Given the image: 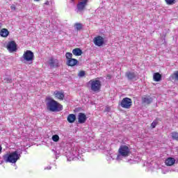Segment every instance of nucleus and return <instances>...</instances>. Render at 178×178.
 I'll list each match as a JSON object with an SVG mask.
<instances>
[{"mask_svg":"<svg viewBox=\"0 0 178 178\" xmlns=\"http://www.w3.org/2000/svg\"><path fill=\"white\" fill-rule=\"evenodd\" d=\"M130 155H131V149L127 145H122L118 149V153L115 155V157L111 156V158H112L113 160L115 159L117 162H121V161H124V159L130 156Z\"/></svg>","mask_w":178,"mask_h":178,"instance_id":"nucleus-1","label":"nucleus"},{"mask_svg":"<svg viewBox=\"0 0 178 178\" xmlns=\"http://www.w3.org/2000/svg\"><path fill=\"white\" fill-rule=\"evenodd\" d=\"M22 157V151H14L10 154H6L3 156L6 163H16Z\"/></svg>","mask_w":178,"mask_h":178,"instance_id":"nucleus-2","label":"nucleus"},{"mask_svg":"<svg viewBox=\"0 0 178 178\" xmlns=\"http://www.w3.org/2000/svg\"><path fill=\"white\" fill-rule=\"evenodd\" d=\"M46 106L50 112H60L63 109V106L51 97L47 98Z\"/></svg>","mask_w":178,"mask_h":178,"instance_id":"nucleus-3","label":"nucleus"},{"mask_svg":"<svg viewBox=\"0 0 178 178\" xmlns=\"http://www.w3.org/2000/svg\"><path fill=\"white\" fill-rule=\"evenodd\" d=\"M34 60V53L30 50L24 51L22 56V62L27 63L28 65H33Z\"/></svg>","mask_w":178,"mask_h":178,"instance_id":"nucleus-4","label":"nucleus"},{"mask_svg":"<svg viewBox=\"0 0 178 178\" xmlns=\"http://www.w3.org/2000/svg\"><path fill=\"white\" fill-rule=\"evenodd\" d=\"M67 161L69 162L72 161H81V156L79 155L76 149H72L71 152H66L65 154Z\"/></svg>","mask_w":178,"mask_h":178,"instance_id":"nucleus-5","label":"nucleus"},{"mask_svg":"<svg viewBox=\"0 0 178 178\" xmlns=\"http://www.w3.org/2000/svg\"><path fill=\"white\" fill-rule=\"evenodd\" d=\"M89 86H90V89L94 92H98L101 90V82L98 79H92L88 82Z\"/></svg>","mask_w":178,"mask_h":178,"instance_id":"nucleus-6","label":"nucleus"},{"mask_svg":"<svg viewBox=\"0 0 178 178\" xmlns=\"http://www.w3.org/2000/svg\"><path fill=\"white\" fill-rule=\"evenodd\" d=\"M122 108L124 109H130L131 108V105H133V101L129 97H124L120 104Z\"/></svg>","mask_w":178,"mask_h":178,"instance_id":"nucleus-7","label":"nucleus"},{"mask_svg":"<svg viewBox=\"0 0 178 178\" xmlns=\"http://www.w3.org/2000/svg\"><path fill=\"white\" fill-rule=\"evenodd\" d=\"M81 1L79 2L76 6V12L79 13V15L83 14V11L86 8L87 3H88V0H81Z\"/></svg>","mask_w":178,"mask_h":178,"instance_id":"nucleus-8","label":"nucleus"},{"mask_svg":"<svg viewBox=\"0 0 178 178\" xmlns=\"http://www.w3.org/2000/svg\"><path fill=\"white\" fill-rule=\"evenodd\" d=\"M93 42L96 47H102L106 42V40L104 38V37L101 35H97L94 38Z\"/></svg>","mask_w":178,"mask_h":178,"instance_id":"nucleus-9","label":"nucleus"},{"mask_svg":"<svg viewBox=\"0 0 178 178\" xmlns=\"http://www.w3.org/2000/svg\"><path fill=\"white\" fill-rule=\"evenodd\" d=\"M7 49L9 52H16L17 51V46L15 41L8 42L7 44Z\"/></svg>","mask_w":178,"mask_h":178,"instance_id":"nucleus-10","label":"nucleus"},{"mask_svg":"<svg viewBox=\"0 0 178 178\" xmlns=\"http://www.w3.org/2000/svg\"><path fill=\"white\" fill-rule=\"evenodd\" d=\"M49 65L50 67H59V60L58 58H51L49 60Z\"/></svg>","mask_w":178,"mask_h":178,"instance_id":"nucleus-11","label":"nucleus"},{"mask_svg":"<svg viewBox=\"0 0 178 178\" xmlns=\"http://www.w3.org/2000/svg\"><path fill=\"white\" fill-rule=\"evenodd\" d=\"M86 120H87V116L86 114L83 113H79L78 115V122L83 124V123H86Z\"/></svg>","mask_w":178,"mask_h":178,"instance_id":"nucleus-12","label":"nucleus"},{"mask_svg":"<svg viewBox=\"0 0 178 178\" xmlns=\"http://www.w3.org/2000/svg\"><path fill=\"white\" fill-rule=\"evenodd\" d=\"M54 95L57 99H60V101H63L65 98V93L63 92L55 91Z\"/></svg>","mask_w":178,"mask_h":178,"instance_id":"nucleus-13","label":"nucleus"},{"mask_svg":"<svg viewBox=\"0 0 178 178\" xmlns=\"http://www.w3.org/2000/svg\"><path fill=\"white\" fill-rule=\"evenodd\" d=\"M77 63H79V60H77V59L76 58H70V60H67V66H71V67L76 66Z\"/></svg>","mask_w":178,"mask_h":178,"instance_id":"nucleus-14","label":"nucleus"},{"mask_svg":"<svg viewBox=\"0 0 178 178\" xmlns=\"http://www.w3.org/2000/svg\"><path fill=\"white\" fill-rule=\"evenodd\" d=\"M175 162H176L175 158L169 157L165 160V163L167 166H172L175 165Z\"/></svg>","mask_w":178,"mask_h":178,"instance_id":"nucleus-15","label":"nucleus"},{"mask_svg":"<svg viewBox=\"0 0 178 178\" xmlns=\"http://www.w3.org/2000/svg\"><path fill=\"white\" fill-rule=\"evenodd\" d=\"M142 102L143 104H147L148 105L152 102V98L149 96H145L142 98Z\"/></svg>","mask_w":178,"mask_h":178,"instance_id":"nucleus-16","label":"nucleus"},{"mask_svg":"<svg viewBox=\"0 0 178 178\" xmlns=\"http://www.w3.org/2000/svg\"><path fill=\"white\" fill-rule=\"evenodd\" d=\"M1 37L6 38L9 35V31L6 29H3L0 31Z\"/></svg>","mask_w":178,"mask_h":178,"instance_id":"nucleus-17","label":"nucleus"},{"mask_svg":"<svg viewBox=\"0 0 178 178\" xmlns=\"http://www.w3.org/2000/svg\"><path fill=\"white\" fill-rule=\"evenodd\" d=\"M67 120L69 123H74V121L76 120V115L74 114H70L67 116Z\"/></svg>","mask_w":178,"mask_h":178,"instance_id":"nucleus-18","label":"nucleus"},{"mask_svg":"<svg viewBox=\"0 0 178 178\" xmlns=\"http://www.w3.org/2000/svg\"><path fill=\"white\" fill-rule=\"evenodd\" d=\"M72 54L73 55H75V56H81V54H83V51L81 49L76 48L72 50Z\"/></svg>","mask_w":178,"mask_h":178,"instance_id":"nucleus-19","label":"nucleus"},{"mask_svg":"<svg viewBox=\"0 0 178 178\" xmlns=\"http://www.w3.org/2000/svg\"><path fill=\"white\" fill-rule=\"evenodd\" d=\"M153 79L154 81H161V79H162V76L161 74L156 72L154 74Z\"/></svg>","mask_w":178,"mask_h":178,"instance_id":"nucleus-20","label":"nucleus"},{"mask_svg":"<svg viewBox=\"0 0 178 178\" xmlns=\"http://www.w3.org/2000/svg\"><path fill=\"white\" fill-rule=\"evenodd\" d=\"M126 76L129 80H133V79L136 77V74L134 72H128L126 73Z\"/></svg>","mask_w":178,"mask_h":178,"instance_id":"nucleus-21","label":"nucleus"},{"mask_svg":"<svg viewBox=\"0 0 178 178\" xmlns=\"http://www.w3.org/2000/svg\"><path fill=\"white\" fill-rule=\"evenodd\" d=\"M51 140L54 142V143H58V141H59L60 138L58 135H53L51 137Z\"/></svg>","mask_w":178,"mask_h":178,"instance_id":"nucleus-22","label":"nucleus"},{"mask_svg":"<svg viewBox=\"0 0 178 178\" xmlns=\"http://www.w3.org/2000/svg\"><path fill=\"white\" fill-rule=\"evenodd\" d=\"M65 58L66 59H67V60L72 59V58H73V54L70 52H67L65 54Z\"/></svg>","mask_w":178,"mask_h":178,"instance_id":"nucleus-23","label":"nucleus"},{"mask_svg":"<svg viewBox=\"0 0 178 178\" xmlns=\"http://www.w3.org/2000/svg\"><path fill=\"white\" fill-rule=\"evenodd\" d=\"M172 137L173 140H178V133L176 131L172 132Z\"/></svg>","mask_w":178,"mask_h":178,"instance_id":"nucleus-24","label":"nucleus"},{"mask_svg":"<svg viewBox=\"0 0 178 178\" xmlns=\"http://www.w3.org/2000/svg\"><path fill=\"white\" fill-rule=\"evenodd\" d=\"M176 0H165L167 5H173Z\"/></svg>","mask_w":178,"mask_h":178,"instance_id":"nucleus-25","label":"nucleus"},{"mask_svg":"<svg viewBox=\"0 0 178 178\" xmlns=\"http://www.w3.org/2000/svg\"><path fill=\"white\" fill-rule=\"evenodd\" d=\"M172 79H175L178 81V71H176L174 72V74L172 75Z\"/></svg>","mask_w":178,"mask_h":178,"instance_id":"nucleus-26","label":"nucleus"},{"mask_svg":"<svg viewBox=\"0 0 178 178\" xmlns=\"http://www.w3.org/2000/svg\"><path fill=\"white\" fill-rule=\"evenodd\" d=\"M78 76L79 77H84L86 76V72L85 71H80L78 74Z\"/></svg>","mask_w":178,"mask_h":178,"instance_id":"nucleus-27","label":"nucleus"},{"mask_svg":"<svg viewBox=\"0 0 178 178\" xmlns=\"http://www.w3.org/2000/svg\"><path fill=\"white\" fill-rule=\"evenodd\" d=\"M81 27H82L81 24H75V29L76 30H81Z\"/></svg>","mask_w":178,"mask_h":178,"instance_id":"nucleus-28","label":"nucleus"},{"mask_svg":"<svg viewBox=\"0 0 178 178\" xmlns=\"http://www.w3.org/2000/svg\"><path fill=\"white\" fill-rule=\"evenodd\" d=\"M5 81H6V83H10L12 81V79H10V77H6L5 79Z\"/></svg>","mask_w":178,"mask_h":178,"instance_id":"nucleus-29","label":"nucleus"},{"mask_svg":"<svg viewBox=\"0 0 178 178\" xmlns=\"http://www.w3.org/2000/svg\"><path fill=\"white\" fill-rule=\"evenodd\" d=\"M152 129H155L156 127V122H153L151 124Z\"/></svg>","mask_w":178,"mask_h":178,"instance_id":"nucleus-30","label":"nucleus"},{"mask_svg":"<svg viewBox=\"0 0 178 178\" xmlns=\"http://www.w3.org/2000/svg\"><path fill=\"white\" fill-rule=\"evenodd\" d=\"M10 9L12 10H16V7L14 5H13V6H10Z\"/></svg>","mask_w":178,"mask_h":178,"instance_id":"nucleus-31","label":"nucleus"},{"mask_svg":"<svg viewBox=\"0 0 178 178\" xmlns=\"http://www.w3.org/2000/svg\"><path fill=\"white\" fill-rule=\"evenodd\" d=\"M51 166H47V167H46V168H44V170H51Z\"/></svg>","mask_w":178,"mask_h":178,"instance_id":"nucleus-32","label":"nucleus"},{"mask_svg":"<svg viewBox=\"0 0 178 178\" xmlns=\"http://www.w3.org/2000/svg\"><path fill=\"white\" fill-rule=\"evenodd\" d=\"M168 172H169V170H162V173H163V175H165V173H168Z\"/></svg>","mask_w":178,"mask_h":178,"instance_id":"nucleus-33","label":"nucleus"},{"mask_svg":"<svg viewBox=\"0 0 178 178\" xmlns=\"http://www.w3.org/2000/svg\"><path fill=\"white\" fill-rule=\"evenodd\" d=\"M0 154H2V146L0 145Z\"/></svg>","mask_w":178,"mask_h":178,"instance_id":"nucleus-34","label":"nucleus"},{"mask_svg":"<svg viewBox=\"0 0 178 178\" xmlns=\"http://www.w3.org/2000/svg\"><path fill=\"white\" fill-rule=\"evenodd\" d=\"M54 153L56 154V156H58V155H59V152H54Z\"/></svg>","mask_w":178,"mask_h":178,"instance_id":"nucleus-35","label":"nucleus"},{"mask_svg":"<svg viewBox=\"0 0 178 178\" xmlns=\"http://www.w3.org/2000/svg\"><path fill=\"white\" fill-rule=\"evenodd\" d=\"M0 29H2V23L0 22Z\"/></svg>","mask_w":178,"mask_h":178,"instance_id":"nucleus-36","label":"nucleus"},{"mask_svg":"<svg viewBox=\"0 0 178 178\" xmlns=\"http://www.w3.org/2000/svg\"><path fill=\"white\" fill-rule=\"evenodd\" d=\"M34 1H35L36 2H38V1H40V0H34Z\"/></svg>","mask_w":178,"mask_h":178,"instance_id":"nucleus-37","label":"nucleus"},{"mask_svg":"<svg viewBox=\"0 0 178 178\" xmlns=\"http://www.w3.org/2000/svg\"><path fill=\"white\" fill-rule=\"evenodd\" d=\"M131 160H128V162H130Z\"/></svg>","mask_w":178,"mask_h":178,"instance_id":"nucleus-38","label":"nucleus"},{"mask_svg":"<svg viewBox=\"0 0 178 178\" xmlns=\"http://www.w3.org/2000/svg\"><path fill=\"white\" fill-rule=\"evenodd\" d=\"M72 1H74V0H72Z\"/></svg>","mask_w":178,"mask_h":178,"instance_id":"nucleus-39","label":"nucleus"}]
</instances>
